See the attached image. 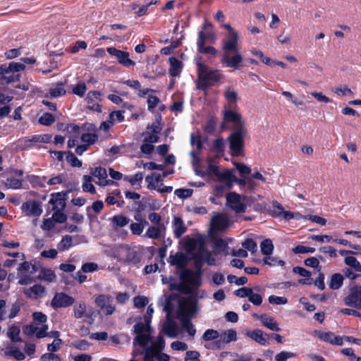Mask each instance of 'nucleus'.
<instances>
[{"label":"nucleus","mask_w":361,"mask_h":361,"mask_svg":"<svg viewBox=\"0 0 361 361\" xmlns=\"http://www.w3.org/2000/svg\"><path fill=\"white\" fill-rule=\"evenodd\" d=\"M223 27L228 31V34L223 40V54L221 62L226 67L238 69L243 61L238 45V33L229 24H224Z\"/></svg>","instance_id":"nucleus-1"},{"label":"nucleus","mask_w":361,"mask_h":361,"mask_svg":"<svg viewBox=\"0 0 361 361\" xmlns=\"http://www.w3.org/2000/svg\"><path fill=\"white\" fill-rule=\"evenodd\" d=\"M76 189V185L71 186L65 192L52 193L48 202L46 216L43 226H54V224H63L67 220V215L63 212L68 194Z\"/></svg>","instance_id":"nucleus-2"},{"label":"nucleus","mask_w":361,"mask_h":361,"mask_svg":"<svg viewBox=\"0 0 361 361\" xmlns=\"http://www.w3.org/2000/svg\"><path fill=\"white\" fill-rule=\"evenodd\" d=\"M201 59V57L195 59L197 74L195 84L197 89L205 91L208 87L219 81L221 75L218 70L211 69L208 66L202 63Z\"/></svg>","instance_id":"nucleus-3"},{"label":"nucleus","mask_w":361,"mask_h":361,"mask_svg":"<svg viewBox=\"0 0 361 361\" xmlns=\"http://www.w3.org/2000/svg\"><path fill=\"white\" fill-rule=\"evenodd\" d=\"M194 266L196 271L190 269H183L180 274V280L183 282H188L194 288L197 289L202 285V267L204 264L203 256L200 252L193 255Z\"/></svg>","instance_id":"nucleus-4"},{"label":"nucleus","mask_w":361,"mask_h":361,"mask_svg":"<svg viewBox=\"0 0 361 361\" xmlns=\"http://www.w3.org/2000/svg\"><path fill=\"white\" fill-rule=\"evenodd\" d=\"M247 130L245 128L233 130V132L228 137L229 148L233 156L238 157L243 155L245 138Z\"/></svg>","instance_id":"nucleus-5"},{"label":"nucleus","mask_w":361,"mask_h":361,"mask_svg":"<svg viewBox=\"0 0 361 361\" xmlns=\"http://www.w3.org/2000/svg\"><path fill=\"white\" fill-rule=\"evenodd\" d=\"M197 308V300L195 298L189 297L181 300L177 310L178 318H191L196 313Z\"/></svg>","instance_id":"nucleus-6"},{"label":"nucleus","mask_w":361,"mask_h":361,"mask_svg":"<svg viewBox=\"0 0 361 361\" xmlns=\"http://www.w3.org/2000/svg\"><path fill=\"white\" fill-rule=\"evenodd\" d=\"M116 252H118V256L115 255V257L119 259H121L122 257H125V261L128 264L135 265L141 260L139 253L128 245H120L117 247Z\"/></svg>","instance_id":"nucleus-7"},{"label":"nucleus","mask_w":361,"mask_h":361,"mask_svg":"<svg viewBox=\"0 0 361 361\" xmlns=\"http://www.w3.org/2000/svg\"><path fill=\"white\" fill-rule=\"evenodd\" d=\"M245 197H241L239 194L231 192L227 194V205L236 213L245 212L247 206L245 204Z\"/></svg>","instance_id":"nucleus-8"},{"label":"nucleus","mask_w":361,"mask_h":361,"mask_svg":"<svg viewBox=\"0 0 361 361\" xmlns=\"http://www.w3.org/2000/svg\"><path fill=\"white\" fill-rule=\"evenodd\" d=\"M344 301L346 305L361 310V286L355 285L350 288V293L345 298Z\"/></svg>","instance_id":"nucleus-9"},{"label":"nucleus","mask_w":361,"mask_h":361,"mask_svg":"<svg viewBox=\"0 0 361 361\" xmlns=\"http://www.w3.org/2000/svg\"><path fill=\"white\" fill-rule=\"evenodd\" d=\"M75 299L66 293H56L51 301V306L54 310L68 307L74 304Z\"/></svg>","instance_id":"nucleus-10"},{"label":"nucleus","mask_w":361,"mask_h":361,"mask_svg":"<svg viewBox=\"0 0 361 361\" xmlns=\"http://www.w3.org/2000/svg\"><path fill=\"white\" fill-rule=\"evenodd\" d=\"M74 317L76 319L86 317L93 320V317L96 316L95 311L92 307H87L86 303L81 300L76 302L73 306Z\"/></svg>","instance_id":"nucleus-11"},{"label":"nucleus","mask_w":361,"mask_h":361,"mask_svg":"<svg viewBox=\"0 0 361 361\" xmlns=\"http://www.w3.org/2000/svg\"><path fill=\"white\" fill-rule=\"evenodd\" d=\"M107 52L115 56L118 63L125 67H129L135 64V61L129 58V53L121 50L116 49L114 47H109L106 49Z\"/></svg>","instance_id":"nucleus-12"},{"label":"nucleus","mask_w":361,"mask_h":361,"mask_svg":"<svg viewBox=\"0 0 361 361\" xmlns=\"http://www.w3.org/2000/svg\"><path fill=\"white\" fill-rule=\"evenodd\" d=\"M224 120L225 122H231L234 124L233 130L245 128L244 122L241 116L238 113L231 110H226L224 113Z\"/></svg>","instance_id":"nucleus-13"},{"label":"nucleus","mask_w":361,"mask_h":361,"mask_svg":"<svg viewBox=\"0 0 361 361\" xmlns=\"http://www.w3.org/2000/svg\"><path fill=\"white\" fill-rule=\"evenodd\" d=\"M314 334L318 338L324 342L329 343L332 345H343V338L340 336H334V334L331 332H323L321 331H315Z\"/></svg>","instance_id":"nucleus-14"},{"label":"nucleus","mask_w":361,"mask_h":361,"mask_svg":"<svg viewBox=\"0 0 361 361\" xmlns=\"http://www.w3.org/2000/svg\"><path fill=\"white\" fill-rule=\"evenodd\" d=\"M245 335L262 345L266 346L269 345V335L264 333L260 329L247 331Z\"/></svg>","instance_id":"nucleus-15"},{"label":"nucleus","mask_w":361,"mask_h":361,"mask_svg":"<svg viewBox=\"0 0 361 361\" xmlns=\"http://www.w3.org/2000/svg\"><path fill=\"white\" fill-rule=\"evenodd\" d=\"M45 288L40 284H35L34 286L24 288L23 290V293L27 298L35 300L43 297L45 295Z\"/></svg>","instance_id":"nucleus-16"},{"label":"nucleus","mask_w":361,"mask_h":361,"mask_svg":"<svg viewBox=\"0 0 361 361\" xmlns=\"http://www.w3.org/2000/svg\"><path fill=\"white\" fill-rule=\"evenodd\" d=\"M22 208L27 214L33 216H38L42 213L41 203L35 200L25 202L23 204Z\"/></svg>","instance_id":"nucleus-17"},{"label":"nucleus","mask_w":361,"mask_h":361,"mask_svg":"<svg viewBox=\"0 0 361 361\" xmlns=\"http://www.w3.org/2000/svg\"><path fill=\"white\" fill-rule=\"evenodd\" d=\"M293 219L295 220H310V223L312 224H316L321 226H324L327 223V221L326 219L317 216V215H305L303 216L299 212H293Z\"/></svg>","instance_id":"nucleus-18"},{"label":"nucleus","mask_w":361,"mask_h":361,"mask_svg":"<svg viewBox=\"0 0 361 361\" xmlns=\"http://www.w3.org/2000/svg\"><path fill=\"white\" fill-rule=\"evenodd\" d=\"M36 279L47 283H52L56 281V276L55 272L51 269L40 267L39 274Z\"/></svg>","instance_id":"nucleus-19"},{"label":"nucleus","mask_w":361,"mask_h":361,"mask_svg":"<svg viewBox=\"0 0 361 361\" xmlns=\"http://www.w3.org/2000/svg\"><path fill=\"white\" fill-rule=\"evenodd\" d=\"M273 213L276 216L281 217L288 221L293 219V212L290 211H285L282 205L279 203L274 202L273 203Z\"/></svg>","instance_id":"nucleus-20"},{"label":"nucleus","mask_w":361,"mask_h":361,"mask_svg":"<svg viewBox=\"0 0 361 361\" xmlns=\"http://www.w3.org/2000/svg\"><path fill=\"white\" fill-rule=\"evenodd\" d=\"M169 288L171 290H178L183 294H190L193 292L194 287L188 283V282L181 281L180 283H171Z\"/></svg>","instance_id":"nucleus-21"},{"label":"nucleus","mask_w":361,"mask_h":361,"mask_svg":"<svg viewBox=\"0 0 361 361\" xmlns=\"http://www.w3.org/2000/svg\"><path fill=\"white\" fill-rule=\"evenodd\" d=\"M168 262L171 265H176L178 267H184L186 262V257L181 252H177L175 255L171 253Z\"/></svg>","instance_id":"nucleus-22"},{"label":"nucleus","mask_w":361,"mask_h":361,"mask_svg":"<svg viewBox=\"0 0 361 361\" xmlns=\"http://www.w3.org/2000/svg\"><path fill=\"white\" fill-rule=\"evenodd\" d=\"M343 276L340 273H336L331 275L329 286L331 290H338L343 284Z\"/></svg>","instance_id":"nucleus-23"},{"label":"nucleus","mask_w":361,"mask_h":361,"mask_svg":"<svg viewBox=\"0 0 361 361\" xmlns=\"http://www.w3.org/2000/svg\"><path fill=\"white\" fill-rule=\"evenodd\" d=\"M260 318L263 325L269 329L274 331H280L281 330V328L278 326V324L273 317H268L266 314H263L261 315Z\"/></svg>","instance_id":"nucleus-24"},{"label":"nucleus","mask_w":361,"mask_h":361,"mask_svg":"<svg viewBox=\"0 0 361 361\" xmlns=\"http://www.w3.org/2000/svg\"><path fill=\"white\" fill-rule=\"evenodd\" d=\"M145 322L140 321L137 322L133 326V331L136 334H144V331L149 332L150 330V318L147 316L145 317Z\"/></svg>","instance_id":"nucleus-25"},{"label":"nucleus","mask_w":361,"mask_h":361,"mask_svg":"<svg viewBox=\"0 0 361 361\" xmlns=\"http://www.w3.org/2000/svg\"><path fill=\"white\" fill-rule=\"evenodd\" d=\"M114 298L112 296L100 294L95 298L94 302L97 307L102 310L104 309L108 303L112 302Z\"/></svg>","instance_id":"nucleus-26"},{"label":"nucleus","mask_w":361,"mask_h":361,"mask_svg":"<svg viewBox=\"0 0 361 361\" xmlns=\"http://www.w3.org/2000/svg\"><path fill=\"white\" fill-rule=\"evenodd\" d=\"M62 82L58 83L56 87L49 89V92L46 94L47 97L56 98L66 94V90L63 87Z\"/></svg>","instance_id":"nucleus-27"},{"label":"nucleus","mask_w":361,"mask_h":361,"mask_svg":"<svg viewBox=\"0 0 361 361\" xmlns=\"http://www.w3.org/2000/svg\"><path fill=\"white\" fill-rule=\"evenodd\" d=\"M170 68L169 73L173 77L178 76L181 71L180 62L174 57L169 59Z\"/></svg>","instance_id":"nucleus-28"},{"label":"nucleus","mask_w":361,"mask_h":361,"mask_svg":"<svg viewBox=\"0 0 361 361\" xmlns=\"http://www.w3.org/2000/svg\"><path fill=\"white\" fill-rule=\"evenodd\" d=\"M163 331L168 336L173 338L177 336V325L175 322L171 320L163 326Z\"/></svg>","instance_id":"nucleus-29"},{"label":"nucleus","mask_w":361,"mask_h":361,"mask_svg":"<svg viewBox=\"0 0 361 361\" xmlns=\"http://www.w3.org/2000/svg\"><path fill=\"white\" fill-rule=\"evenodd\" d=\"M221 339L224 343H229L231 341H235L237 340L236 331L233 329H228L222 333Z\"/></svg>","instance_id":"nucleus-30"},{"label":"nucleus","mask_w":361,"mask_h":361,"mask_svg":"<svg viewBox=\"0 0 361 361\" xmlns=\"http://www.w3.org/2000/svg\"><path fill=\"white\" fill-rule=\"evenodd\" d=\"M73 245V238L66 235L63 237L61 240L58 243L57 248L59 251L68 250Z\"/></svg>","instance_id":"nucleus-31"},{"label":"nucleus","mask_w":361,"mask_h":361,"mask_svg":"<svg viewBox=\"0 0 361 361\" xmlns=\"http://www.w3.org/2000/svg\"><path fill=\"white\" fill-rule=\"evenodd\" d=\"M84 183L82 184V190L85 192H89L92 194H94L96 192L95 188L91 183L93 180V178L91 176L84 175L83 177Z\"/></svg>","instance_id":"nucleus-32"},{"label":"nucleus","mask_w":361,"mask_h":361,"mask_svg":"<svg viewBox=\"0 0 361 361\" xmlns=\"http://www.w3.org/2000/svg\"><path fill=\"white\" fill-rule=\"evenodd\" d=\"M151 340L150 334H137L133 340V343H136L141 347H145L149 341Z\"/></svg>","instance_id":"nucleus-33"},{"label":"nucleus","mask_w":361,"mask_h":361,"mask_svg":"<svg viewBox=\"0 0 361 361\" xmlns=\"http://www.w3.org/2000/svg\"><path fill=\"white\" fill-rule=\"evenodd\" d=\"M261 252L264 255H269L274 250V245L270 239H264L260 243Z\"/></svg>","instance_id":"nucleus-34"},{"label":"nucleus","mask_w":361,"mask_h":361,"mask_svg":"<svg viewBox=\"0 0 361 361\" xmlns=\"http://www.w3.org/2000/svg\"><path fill=\"white\" fill-rule=\"evenodd\" d=\"M209 226H227L226 216L224 214L218 213L212 219Z\"/></svg>","instance_id":"nucleus-35"},{"label":"nucleus","mask_w":361,"mask_h":361,"mask_svg":"<svg viewBox=\"0 0 361 361\" xmlns=\"http://www.w3.org/2000/svg\"><path fill=\"white\" fill-rule=\"evenodd\" d=\"M191 318H183L180 319L183 328L191 336H193L196 333V329L194 328L192 324L190 322Z\"/></svg>","instance_id":"nucleus-36"},{"label":"nucleus","mask_w":361,"mask_h":361,"mask_svg":"<svg viewBox=\"0 0 361 361\" xmlns=\"http://www.w3.org/2000/svg\"><path fill=\"white\" fill-rule=\"evenodd\" d=\"M219 336V333L218 331L209 329L204 332L202 338L204 341H210L217 339Z\"/></svg>","instance_id":"nucleus-37"},{"label":"nucleus","mask_w":361,"mask_h":361,"mask_svg":"<svg viewBox=\"0 0 361 361\" xmlns=\"http://www.w3.org/2000/svg\"><path fill=\"white\" fill-rule=\"evenodd\" d=\"M235 172V170H225L223 172L219 173L218 176H216L219 180L220 181H226V180H233L235 178V175L233 174Z\"/></svg>","instance_id":"nucleus-38"},{"label":"nucleus","mask_w":361,"mask_h":361,"mask_svg":"<svg viewBox=\"0 0 361 361\" xmlns=\"http://www.w3.org/2000/svg\"><path fill=\"white\" fill-rule=\"evenodd\" d=\"M5 186L11 189H19L22 187V181L15 178H8L6 180Z\"/></svg>","instance_id":"nucleus-39"},{"label":"nucleus","mask_w":361,"mask_h":361,"mask_svg":"<svg viewBox=\"0 0 361 361\" xmlns=\"http://www.w3.org/2000/svg\"><path fill=\"white\" fill-rule=\"evenodd\" d=\"M20 329L16 326H12L8 329V335L13 342L20 341L21 339L19 337Z\"/></svg>","instance_id":"nucleus-40"},{"label":"nucleus","mask_w":361,"mask_h":361,"mask_svg":"<svg viewBox=\"0 0 361 361\" xmlns=\"http://www.w3.org/2000/svg\"><path fill=\"white\" fill-rule=\"evenodd\" d=\"M304 264L305 266L317 269L318 271H320L322 268L319 266V259L316 257H309L304 261Z\"/></svg>","instance_id":"nucleus-41"},{"label":"nucleus","mask_w":361,"mask_h":361,"mask_svg":"<svg viewBox=\"0 0 361 361\" xmlns=\"http://www.w3.org/2000/svg\"><path fill=\"white\" fill-rule=\"evenodd\" d=\"M267 257H264L263 262L264 264L269 266H281L283 267L285 264V262L281 259H278L276 257H270L267 255Z\"/></svg>","instance_id":"nucleus-42"},{"label":"nucleus","mask_w":361,"mask_h":361,"mask_svg":"<svg viewBox=\"0 0 361 361\" xmlns=\"http://www.w3.org/2000/svg\"><path fill=\"white\" fill-rule=\"evenodd\" d=\"M91 174L100 180L105 179L107 177L106 169L101 166L91 169Z\"/></svg>","instance_id":"nucleus-43"},{"label":"nucleus","mask_w":361,"mask_h":361,"mask_svg":"<svg viewBox=\"0 0 361 361\" xmlns=\"http://www.w3.org/2000/svg\"><path fill=\"white\" fill-rule=\"evenodd\" d=\"M54 121V116L50 113H45L39 118V123L46 126L51 125Z\"/></svg>","instance_id":"nucleus-44"},{"label":"nucleus","mask_w":361,"mask_h":361,"mask_svg":"<svg viewBox=\"0 0 361 361\" xmlns=\"http://www.w3.org/2000/svg\"><path fill=\"white\" fill-rule=\"evenodd\" d=\"M293 252L295 254L313 253L315 252V248L298 245L293 249Z\"/></svg>","instance_id":"nucleus-45"},{"label":"nucleus","mask_w":361,"mask_h":361,"mask_svg":"<svg viewBox=\"0 0 361 361\" xmlns=\"http://www.w3.org/2000/svg\"><path fill=\"white\" fill-rule=\"evenodd\" d=\"M112 223L114 226H126L130 223V219L125 216L117 215L112 219Z\"/></svg>","instance_id":"nucleus-46"},{"label":"nucleus","mask_w":361,"mask_h":361,"mask_svg":"<svg viewBox=\"0 0 361 361\" xmlns=\"http://www.w3.org/2000/svg\"><path fill=\"white\" fill-rule=\"evenodd\" d=\"M165 228L166 227H148L146 234L151 238L157 239L160 236L161 228Z\"/></svg>","instance_id":"nucleus-47"},{"label":"nucleus","mask_w":361,"mask_h":361,"mask_svg":"<svg viewBox=\"0 0 361 361\" xmlns=\"http://www.w3.org/2000/svg\"><path fill=\"white\" fill-rule=\"evenodd\" d=\"M41 361H61L60 356L54 353H47L43 354L40 357Z\"/></svg>","instance_id":"nucleus-48"},{"label":"nucleus","mask_w":361,"mask_h":361,"mask_svg":"<svg viewBox=\"0 0 361 361\" xmlns=\"http://www.w3.org/2000/svg\"><path fill=\"white\" fill-rule=\"evenodd\" d=\"M251 293L252 288L247 287H242L234 291V294L239 298H248Z\"/></svg>","instance_id":"nucleus-49"},{"label":"nucleus","mask_w":361,"mask_h":361,"mask_svg":"<svg viewBox=\"0 0 361 361\" xmlns=\"http://www.w3.org/2000/svg\"><path fill=\"white\" fill-rule=\"evenodd\" d=\"M324 278V274L320 271H319L317 278L314 281V286L321 290L325 289Z\"/></svg>","instance_id":"nucleus-50"},{"label":"nucleus","mask_w":361,"mask_h":361,"mask_svg":"<svg viewBox=\"0 0 361 361\" xmlns=\"http://www.w3.org/2000/svg\"><path fill=\"white\" fill-rule=\"evenodd\" d=\"M295 356V354L292 352H286L282 351L275 356V360L276 361H287L288 358L293 357Z\"/></svg>","instance_id":"nucleus-51"},{"label":"nucleus","mask_w":361,"mask_h":361,"mask_svg":"<svg viewBox=\"0 0 361 361\" xmlns=\"http://www.w3.org/2000/svg\"><path fill=\"white\" fill-rule=\"evenodd\" d=\"M25 68L24 63L20 62H11L8 65V72H18Z\"/></svg>","instance_id":"nucleus-52"},{"label":"nucleus","mask_w":361,"mask_h":361,"mask_svg":"<svg viewBox=\"0 0 361 361\" xmlns=\"http://www.w3.org/2000/svg\"><path fill=\"white\" fill-rule=\"evenodd\" d=\"M268 300L269 303L276 305H284L288 302L286 298L276 295H270L268 298Z\"/></svg>","instance_id":"nucleus-53"},{"label":"nucleus","mask_w":361,"mask_h":361,"mask_svg":"<svg viewBox=\"0 0 361 361\" xmlns=\"http://www.w3.org/2000/svg\"><path fill=\"white\" fill-rule=\"evenodd\" d=\"M62 340L61 338L54 339V341L47 345V350L51 353L58 351L61 348Z\"/></svg>","instance_id":"nucleus-54"},{"label":"nucleus","mask_w":361,"mask_h":361,"mask_svg":"<svg viewBox=\"0 0 361 361\" xmlns=\"http://www.w3.org/2000/svg\"><path fill=\"white\" fill-rule=\"evenodd\" d=\"M97 139V136L95 134L90 133H84L81 137L82 141L87 143L86 145L88 146L94 143Z\"/></svg>","instance_id":"nucleus-55"},{"label":"nucleus","mask_w":361,"mask_h":361,"mask_svg":"<svg viewBox=\"0 0 361 361\" xmlns=\"http://www.w3.org/2000/svg\"><path fill=\"white\" fill-rule=\"evenodd\" d=\"M148 302V298L145 296H136L134 298V305L139 308L145 307Z\"/></svg>","instance_id":"nucleus-56"},{"label":"nucleus","mask_w":361,"mask_h":361,"mask_svg":"<svg viewBox=\"0 0 361 361\" xmlns=\"http://www.w3.org/2000/svg\"><path fill=\"white\" fill-rule=\"evenodd\" d=\"M200 353L196 350H189L186 352L185 361H200Z\"/></svg>","instance_id":"nucleus-57"},{"label":"nucleus","mask_w":361,"mask_h":361,"mask_svg":"<svg viewBox=\"0 0 361 361\" xmlns=\"http://www.w3.org/2000/svg\"><path fill=\"white\" fill-rule=\"evenodd\" d=\"M224 140L222 137H218L213 142V148L219 153H223L224 151Z\"/></svg>","instance_id":"nucleus-58"},{"label":"nucleus","mask_w":361,"mask_h":361,"mask_svg":"<svg viewBox=\"0 0 361 361\" xmlns=\"http://www.w3.org/2000/svg\"><path fill=\"white\" fill-rule=\"evenodd\" d=\"M174 193L176 195H177L180 198H188L192 195V190L180 188V189L176 190Z\"/></svg>","instance_id":"nucleus-59"},{"label":"nucleus","mask_w":361,"mask_h":361,"mask_svg":"<svg viewBox=\"0 0 361 361\" xmlns=\"http://www.w3.org/2000/svg\"><path fill=\"white\" fill-rule=\"evenodd\" d=\"M32 317L35 322L42 324H44L47 321V316L42 312H34Z\"/></svg>","instance_id":"nucleus-60"},{"label":"nucleus","mask_w":361,"mask_h":361,"mask_svg":"<svg viewBox=\"0 0 361 361\" xmlns=\"http://www.w3.org/2000/svg\"><path fill=\"white\" fill-rule=\"evenodd\" d=\"M87 90L86 85L84 82H80L73 88V92L80 97H82Z\"/></svg>","instance_id":"nucleus-61"},{"label":"nucleus","mask_w":361,"mask_h":361,"mask_svg":"<svg viewBox=\"0 0 361 361\" xmlns=\"http://www.w3.org/2000/svg\"><path fill=\"white\" fill-rule=\"evenodd\" d=\"M248 300L255 305H260L262 302V298L258 293H254L252 289V293L248 296Z\"/></svg>","instance_id":"nucleus-62"},{"label":"nucleus","mask_w":361,"mask_h":361,"mask_svg":"<svg viewBox=\"0 0 361 361\" xmlns=\"http://www.w3.org/2000/svg\"><path fill=\"white\" fill-rule=\"evenodd\" d=\"M156 350L161 352L165 347V340L161 335H159L157 341L152 345Z\"/></svg>","instance_id":"nucleus-63"},{"label":"nucleus","mask_w":361,"mask_h":361,"mask_svg":"<svg viewBox=\"0 0 361 361\" xmlns=\"http://www.w3.org/2000/svg\"><path fill=\"white\" fill-rule=\"evenodd\" d=\"M149 6V4L139 6L138 5L134 4L132 5V9L135 11V13L137 14L139 16H142L147 13Z\"/></svg>","instance_id":"nucleus-64"}]
</instances>
